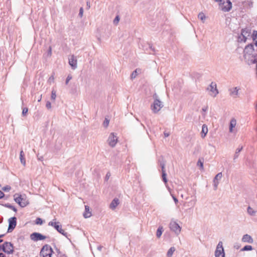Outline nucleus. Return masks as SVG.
Wrapping results in <instances>:
<instances>
[{"label":"nucleus","instance_id":"nucleus-39","mask_svg":"<svg viewBox=\"0 0 257 257\" xmlns=\"http://www.w3.org/2000/svg\"><path fill=\"white\" fill-rule=\"evenodd\" d=\"M35 223L36 224H39V225H41L43 224V220L41 218H37L36 219V221H35Z\"/></svg>","mask_w":257,"mask_h":257},{"label":"nucleus","instance_id":"nucleus-52","mask_svg":"<svg viewBox=\"0 0 257 257\" xmlns=\"http://www.w3.org/2000/svg\"><path fill=\"white\" fill-rule=\"evenodd\" d=\"M234 247L235 248H236V249H238L239 248V247H240V245L239 244H235L234 245Z\"/></svg>","mask_w":257,"mask_h":257},{"label":"nucleus","instance_id":"nucleus-46","mask_svg":"<svg viewBox=\"0 0 257 257\" xmlns=\"http://www.w3.org/2000/svg\"><path fill=\"white\" fill-rule=\"evenodd\" d=\"M46 106L48 109L51 108V103L50 101H47L46 104Z\"/></svg>","mask_w":257,"mask_h":257},{"label":"nucleus","instance_id":"nucleus-47","mask_svg":"<svg viewBox=\"0 0 257 257\" xmlns=\"http://www.w3.org/2000/svg\"><path fill=\"white\" fill-rule=\"evenodd\" d=\"M110 176V173L109 172H108L105 176V180H107Z\"/></svg>","mask_w":257,"mask_h":257},{"label":"nucleus","instance_id":"nucleus-36","mask_svg":"<svg viewBox=\"0 0 257 257\" xmlns=\"http://www.w3.org/2000/svg\"><path fill=\"white\" fill-rule=\"evenodd\" d=\"M197 165L200 167L201 169L203 168V162L200 159L197 162Z\"/></svg>","mask_w":257,"mask_h":257},{"label":"nucleus","instance_id":"nucleus-24","mask_svg":"<svg viewBox=\"0 0 257 257\" xmlns=\"http://www.w3.org/2000/svg\"><path fill=\"white\" fill-rule=\"evenodd\" d=\"M236 124V119L234 118L231 119L230 122L229 124V132L230 133L233 132V128L235 127V125Z\"/></svg>","mask_w":257,"mask_h":257},{"label":"nucleus","instance_id":"nucleus-11","mask_svg":"<svg viewBox=\"0 0 257 257\" xmlns=\"http://www.w3.org/2000/svg\"><path fill=\"white\" fill-rule=\"evenodd\" d=\"M47 237L38 232H34L30 235V238L34 241L42 240L46 239Z\"/></svg>","mask_w":257,"mask_h":257},{"label":"nucleus","instance_id":"nucleus-31","mask_svg":"<svg viewBox=\"0 0 257 257\" xmlns=\"http://www.w3.org/2000/svg\"><path fill=\"white\" fill-rule=\"evenodd\" d=\"M198 18L203 23H204V21L206 19V17L203 13L201 12L199 13L198 15Z\"/></svg>","mask_w":257,"mask_h":257},{"label":"nucleus","instance_id":"nucleus-59","mask_svg":"<svg viewBox=\"0 0 257 257\" xmlns=\"http://www.w3.org/2000/svg\"><path fill=\"white\" fill-rule=\"evenodd\" d=\"M206 108H202V110H203V111H206Z\"/></svg>","mask_w":257,"mask_h":257},{"label":"nucleus","instance_id":"nucleus-1","mask_svg":"<svg viewBox=\"0 0 257 257\" xmlns=\"http://www.w3.org/2000/svg\"><path fill=\"white\" fill-rule=\"evenodd\" d=\"M14 200L21 207H25L29 204V200L25 194H15Z\"/></svg>","mask_w":257,"mask_h":257},{"label":"nucleus","instance_id":"nucleus-27","mask_svg":"<svg viewBox=\"0 0 257 257\" xmlns=\"http://www.w3.org/2000/svg\"><path fill=\"white\" fill-rule=\"evenodd\" d=\"M247 212L250 216H254L256 213V211H254L251 207L248 206L247 208Z\"/></svg>","mask_w":257,"mask_h":257},{"label":"nucleus","instance_id":"nucleus-16","mask_svg":"<svg viewBox=\"0 0 257 257\" xmlns=\"http://www.w3.org/2000/svg\"><path fill=\"white\" fill-rule=\"evenodd\" d=\"M251 30L249 28L242 29V41L245 42L248 37H251Z\"/></svg>","mask_w":257,"mask_h":257},{"label":"nucleus","instance_id":"nucleus-48","mask_svg":"<svg viewBox=\"0 0 257 257\" xmlns=\"http://www.w3.org/2000/svg\"><path fill=\"white\" fill-rule=\"evenodd\" d=\"M172 197H173V199L174 200V201H175V203L177 204L178 202V199H177L176 197H175V196H174L173 195H171Z\"/></svg>","mask_w":257,"mask_h":257},{"label":"nucleus","instance_id":"nucleus-56","mask_svg":"<svg viewBox=\"0 0 257 257\" xmlns=\"http://www.w3.org/2000/svg\"><path fill=\"white\" fill-rule=\"evenodd\" d=\"M149 47H150V48L152 51H154V48H152V45H151L150 44H149Z\"/></svg>","mask_w":257,"mask_h":257},{"label":"nucleus","instance_id":"nucleus-21","mask_svg":"<svg viewBox=\"0 0 257 257\" xmlns=\"http://www.w3.org/2000/svg\"><path fill=\"white\" fill-rule=\"evenodd\" d=\"M208 133L207 126L204 124L202 126V131L201 132V137L204 138Z\"/></svg>","mask_w":257,"mask_h":257},{"label":"nucleus","instance_id":"nucleus-53","mask_svg":"<svg viewBox=\"0 0 257 257\" xmlns=\"http://www.w3.org/2000/svg\"><path fill=\"white\" fill-rule=\"evenodd\" d=\"M0 257H6V255L3 253H0Z\"/></svg>","mask_w":257,"mask_h":257},{"label":"nucleus","instance_id":"nucleus-7","mask_svg":"<svg viewBox=\"0 0 257 257\" xmlns=\"http://www.w3.org/2000/svg\"><path fill=\"white\" fill-rule=\"evenodd\" d=\"M169 227L171 230L174 232L177 235L179 234L181 230V227L175 221H171Z\"/></svg>","mask_w":257,"mask_h":257},{"label":"nucleus","instance_id":"nucleus-6","mask_svg":"<svg viewBox=\"0 0 257 257\" xmlns=\"http://www.w3.org/2000/svg\"><path fill=\"white\" fill-rule=\"evenodd\" d=\"M215 257H225V252L223 247V243L222 241H219L217 245L215 251Z\"/></svg>","mask_w":257,"mask_h":257},{"label":"nucleus","instance_id":"nucleus-3","mask_svg":"<svg viewBox=\"0 0 257 257\" xmlns=\"http://www.w3.org/2000/svg\"><path fill=\"white\" fill-rule=\"evenodd\" d=\"M219 2V8L223 12H228L232 8V4L229 0H215Z\"/></svg>","mask_w":257,"mask_h":257},{"label":"nucleus","instance_id":"nucleus-20","mask_svg":"<svg viewBox=\"0 0 257 257\" xmlns=\"http://www.w3.org/2000/svg\"><path fill=\"white\" fill-rule=\"evenodd\" d=\"M242 241L248 243H252L253 242V239L250 235L246 234L242 236Z\"/></svg>","mask_w":257,"mask_h":257},{"label":"nucleus","instance_id":"nucleus-40","mask_svg":"<svg viewBox=\"0 0 257 257\" xmlns=\"http://www.w3.org/2000/svg\"><path fill=\"white\" fill-rule=\"evenodd\" d=\"M28 111V108H27V107L23 108V111H22V115L25 116L27 114Z\"/></svg>","mask_w":257,"mask_h":257},{"label":"nucleus","instance_id":"nucleus-37","mask_svg":"<svg viewBox=\"0 0 257 257\" xmlns=\"http://www.w3.org/2000/svg\"><path fill=\"white\" fill-rule=\"evenodd\" d=\"M51 99L53 100H55L56 98V91L54 90L52 91V94H51Z\"/></svg>","mask_w":257,"mask_h":257},{"label":"nucleus","instance_id":"nucleus-49","mask_svg":"<svg viewBox=\"0 0 257 257\" xmlns=\"http://www.w3.org/2000/svg\"><path fill=\"white\" fill-rule=\"evenodd\" d=\"M5 196L4 193L0 190V199L3 198Z\"/></svg>","mask_w":257,"mask_h":257},{"label":"nucleus","instance_id":"nucleus-17","mask_svg":"<svg viewBox=\"0 0 257 257\" xmlns=\"http://www.w3.org/2000/svg\"><path fill=\"white\" fill-rule=\"evenodd\" d=\"M69 64L73 69H75L77 68V61L76 57L73 55H71L69 58Z\"/></svg>","mask_w":257,"mask_h":257},{"label":"nucleus","instance_id":"nucleus-58","mask_svg":"<svg viewBox=\"0 0 257 257\" xmlns=\"http://www.w3.org/2000/svg\"><path fill=\"white\" fill-rule=\"evenodd\" d=\"M42 98V95L40 96V98L38 99V101H40Z\"/></svg>","mask_w":257,"mask_h":257},{"label":"nucleus","instance_id":"nucleus-54","mask_svg":"<svg viewBox=\"0 0 257 257\" xmlns=\"http://www.w3.org/2000/svg\"><path fill=\"white\" fill-rule=\"evenodd\" d=\"M4 235H5L4 234H1V235H0V238H1V237H2L4 236ZM2 241H3V240H2V239H0V243H1V242H2Z\"/></svg>","mask_w":257,"mask_h":257},{"label":"nucleus","instance_id":"nucleus-43","mask_svg":"<svg viewBox=\"0 0 257 257\" xmlns=\"http://www.w3.org/2000/svg\"><path fill=\"white\" fill-rule=\"evenodd\" d=\"M72 79V76L71 75H68L67 78H66V82H65V83L66 84H68V83H69V81Z\"/></svg>","mask_w":257,"mask_h":257},{"label":"nucleus","instance_id":"nucleus-15","mask_svg":"<svg viewBox=\"0 0 257 257\" xmlns=\"http://www.w3.org/2000/svg\"><path fill=\"white\" fill-rule=\"evenodd\" d=\"M253 50V44H250L247 45L243 50L244 58L246 59L247 55H250L252 53Z\"/></svg>","mask_w":257,"mask_h":257},{"label":"nucleus","instance_id":"nucleus-60","mask_svg":"<svg viewBox=\"0 0 257 257\" xmlns=\"http://www.w3.org/2000/svg\"><path fill=\"white\" fill-rule=\"evenodd\" d=\"M2 250V245H0V250Z\"/></svg>","mask_w":257,"mask_h":257},{"label":"nucleus","instance_id":"nucleus-4","mask_svg":"<svg viewBox=\"0 0 257 257\" xmlns=\"http://www.w3.org/2000/svg\"><path fill=\"white\" fill-rule=\"evenodd\" d=\"M53 250L52 248L48 244H46L42 247L40 251L41 257H51Z\"/></svg>","mask_w":257,"mask_h":257},{"label":"nucleus","instance_id":"nucleus-8","mask_svg":"<svg viewBox=\"0 0 257 257\" xmlns=\"http://www.w3.org/2000/svg\"><path fill=\"white\" fill-rule=\"evenodd\" d=\"M2 250L7 254H12L14 252V246L13 244L10 242H5L2 245Z\"/></svg>","mask_w":257,"mask_h":257},{"label":"nucleus","instance_id":"nucleus-42","mask_svg":"<svg viewBox=\"0 0 257 257\" xmlns=\"http://www.w3.org/2000/svg\"><path fill=\"white\" fill-rule=\"evenodd\" d=\"M109 120L107 119V118H105L104 122H103V125L104 127H107V126L109 124Z\"/></svg>","mask_w":257,"mask_h":257},{"label":"nucleus","instance_id":"nucleus-18","mask_svg":"<svg viewBox=\"0 0 257 257\" xmlns=\"http://www.w3.org/2000/svg\"><path fill=\"white\" fill-rule=\"evenodd\" d=\"M222 177V174L221 172L218 173L213 179V186L214 189L216 190L218 187L219 181Z\"/></svg>","mask_w":257,"mask_h":257},{"label":"nucleus","instance_id":"nucleus-5","mask_svg":"<svg viewBox=\"0 0 257 257\" xmlns=\"http://www.w3.org/2000/svg\"><path fill=\"white\" fill-rule=\"evenodd\" d=\"M48 225L53 226L60 233L62 234L64 236L68 238L67 233L65 232L64 230L62 228V226L60 224L59 222H56L55 221H52L49 222Z\"/></svg>","mask_w":257,"mask_h":257},{"label":"nucleus","instance_id":"nucleus-12","mask_svg":"<svg viewBox=\"0 0 257 257\" xmlns=\"http://www.w3.org/2000/svg\"><path fill=\"white\" fill-rule=\"evenodd\" d=\"M160 165L162 168V179L164 182L165 183L166 187L167 188L169 192H170V188L168 187L167 184V174L165 170V164L164 163H161Z\"/></svg>","mask_w":257,"mask_h":257},{"label":"nucleus","instance_id":"nucleus-35","mask_svg":"<svg viewBox=\"0 0 257 257\" xmlns=\"http://www.w3.org/2000/svg\"><path fill=\"white\" fill-rule=\"evenodd\" d=\"M138 74V69H136V70L134 71L131 76V79H134L136 77L137 75Z\"/></svg>","mask_w":257,"mask_h":257},{"label":"nucleus","instance_id":"nucleus-10","mask_svg":"<svg viewBox=\"0 0 257 257\" xmlns=\"http://www.w3.org/2000/svg\"><path fill=\"white\" fill-rule=\"evenodd\" d=\"M107 142L111 147L115 146L117 142V137L114 133H110L108 138Z\"/></svg>","mask_w":257,"mask_h":257},{"label":"nucleus","instance_id":"nucleus-30","mask_svg":"<svg viewBox=\"0 0 257 257\" xmlns=\"http://www.w3.org/2000/svg\"><path fill=\"white\" fill-rule=\"evenodd\" d=\"M241 151V148H237L236 150V152L235 153V154L233 157V160L234 162H236V159L238 158V157L239 156V153Z\"/></svg>","mask_w":257,"mask_h":257},{"label":"nucleus","instance_id":"nucleus-45","mask_svg":"<svg viewBox=\"0 0 257 257\" xmlns=\"http://www.w3.org/2000/svg\"><path fill=\"white\" fill-rule=\"evenodd\" d=\"M47 54L48 56H51L52 55V48L51 46L49 47V49L47 52Z\"/></svg>","mask_w":257,"mask_h":257},{"label":"nucleus","instance_id":"nucleus-29","mask_svg":"<svg viewBox=\"0 0 257 257\" xmlns=\"http://www.w3.org/2000/svg\"><path fill=\"white\" fill-rule=\"evenodd\" d=\"M176 249L174 247H171L168 251L167 253V257H172L173 253L175 251Z\"/></svg>","mask_w":257,"mask_h":257},{"label":"nucleus","instance_id":"nucleus-28","mask_svg":"<svg viewBox=\"0 0 257 257\" xmlns=\"http://www.w3.org/2000/svg\"><path fill=\"white\" fill-rule=\"evenodd\" d=\"M163 227L162 226H159L157 230L156 236L158 238H160L162 234L163 231Z\"/></svg>","mask_w":257,"mask_h":257},{"label":"nucleus","instance_id":"nucleus-19","mask_svg":"<svg viewBox=\"0 0 257 257\" xmlns=\"http://www.w3.org/2000/svg\"><path fill=\"white\" fill-rule=\"evenodd\" d=\"M243 8L244 9L248 10L250 9L253 6V2L251 0H247L242 3Z\"/></svg>","mask_w":257,"mask_h":257},{"label":"nucleus","instance_id":"nucleus-32","mask_svg":"<svg viewBox=\"0 0 257 257\" xmlns=\"http://www.w3.org/2000/svg\"><path fill=\"white\" fill-rule=\"evenodd\" d=\"M253 248L250 245H246L242 248V251H249L252 250Z\"/></svg>","mask_w":257,"mask_h":257},{"label":"nucleus","instance_id":"nucleus-14","mask_svg":"<svg viewBox=\"0 0 257 257\" xmlns=\"http://www.w3.org/2000/svg\"><path fill=\"white\" fill-rule=\"evenodd\" d=\"M235 24L233 22H231L230 24V28L232 30V31L234 32V34H236V36L235 37L237 38V43H239V39L241 37V34H239V32L241 31L240 30L239 27H237V29H235L234 27Z\"/></svg>","mask_w":257,"mask_h":257},{"label":"nucleus","instance_id":"nucleus-38","mask_svg":"<svg viewBox=\"0 0 257 257\" xmlns=\"http://www.w3.org/2000/svg\"><path fill=\"white\" fill-rule=\"evenodd\" d=\"M11 187L10 186L7 185L3 187L2 190L6 192H9L11 190Z\"/></svg>","mask_w":257,"mask_h":257},{"label":"nucleus","instance_id":"nucleus-50","mask_svg":"<svg viewBox=\"0 0 257 257\" xmlns=\"http://www.w3.org/2000/svg\"><path fill=\"white\" fill-rule=\"evenodd\" d=\"M90 8V4L89 2H87L86 3V8L87 9H89Z\"/></svg>","mask_w":257,"mask_h":257},{"label":"nucleus","instance_id":"nucleus-57","mask_svg":"<svg viewBox=\"0 0 257 257\" xmlns=\"http://www.w3.org/2000/svg\"><path fill=\"white\" fill-rule=\"evenodd\" d=\"M236 51L237 53H239V47H238L236 49Z\"/></svg>","mask_w":257,"mask_h":257},{"label":"nucleus","instance_id":"nucleus-51","mask_svg":"<svg viewBox=\"0 0 257 257\" xmlns=\"http://www.w3.org/2000/svg\"><path fill=\"white\" fill-rule=\"evenodd\" d=\"M164 135L165 137H168V136H169L170 134H169V133L165 132L164 133Z\"/></svg>","mask_w":257,"mask_h":257},{"label":"nucleus","instance_id":"nucleus-25","mask_svg":"<svg viewBox=\"0 0 257 257\" xmlns=\"http://www.w3.org/2000/svg\"><path fill=\"white\" fill-rule=\"evenodd\" d=\"M20 159L21 163L25 166L26 165V161L25 159V155L23 150L20 152Z\"/></svg>","mask_w":257,"mask_h":257},{"label":"nucleus","instance_id":"nucleus-26","mask_svg":"<svg viewBox=\"0 0 257 257\" xmlns=\"http://www.w3.org/2000/svg\"><path fill=\"white\" fill-rule=\"evenodd\" d=\"M229 91L230 94L233 97H235L238 94V89H237V87H234L230 89Z\"/></svg>","mask_w":257,"mask_h":257},{"label":"nucleus","instance_id":"nucleus-9","mask_svg":"<svg viewBox=\"0 0 257 257\" xmlns=\"http://www.w3.org/2000/svg\"><path fill=\"white\" fill-rule=\"evenodd\" d=\"M207 90L210 92V95L213 97H215L218 94L216 84L214 82L211 83L207 87Z\"/></svg>","mask_w":257,"mask_h":257},{"label":"nucleus","instance_id":"nucleus-44","mask_svg":"<svg viewBox=\"0 0 257 257\" xmlns=\"http://www.w3.org/2000/svg\"><path fill=\"white\" fill-rule=\"evenodd\" d=\"M83 8H80V10H79V16L80 17H82L83 16Z\"/></svg>","mask_w":257,"mask_h":257},{"label":"nucleus","instance_id":"nucleus-23","mask_svg":"<svg viewBox=\"0 0 257 257\" xmlns=\"http://www.w3.org/2000/svg\"><path fill=\"white\" fill-rule=\"evenodd\" d=\"M91 216V213L89 211V207L85 205V212L83 213V216L85 218H89Z\"/></svg>","mask_w":257,"mask_h":257},{"label":"nucleus","instance_id":"nucleus-22","mask_svg":"<svg viewBox=\"0 0 257 257\" xmlns=\"http://www.w3.org/2000/svg\"><path fill=\"white\" fill-rule=\"evenodd\" d=\"M119 204V200L117 198H114L110 204V208L111 209H114Z\"/></svg>","mask_w":257,"mask_h":257},{"label":"nucleus","instance_id":"nucleus-2","mask_svg":"<svg viewBox=\"0 0 257 257\" xmlns=\"http://www.w3.org/2000/svg\"><path fill=\"white\" fill-rule=\"evenodd\" d=\"M155 99L153 104L151 105V109L154 113H157L163 107V102L158 98L156 94L153 96Z\"/></svg>","mask_w":257,"mask_h":257},{"label":"nucleus","instance_id":"nucleus-13","mask_svg":"<svg viewBox=\"0 0 257 257\" xmlns=\"http://www.w3.org/2000/svg\"><path fill=\"white\" fill-rule=\"evenodd\" d=\"M17 225V218L16 217H13L9 219V228L8 232H11Z\"/></svg>","mask_w":257,"mask_h":257},{"label":"nucleus","instance_id":"nucleus-34","mask_svg":"<svg viewBox=\"0 0 257 257\" xmlns=\"http://www.w3.org/2000/svg\"><path fill=\"white\" fill-rule=\"evenodd\" d=\"M5 206L11 209H12L15 212H17V209H16V208L15 207H14V206H13L10 204H5Z\"/></svg>","mask_w":257,"mask_h":257},{"label":"nucleus","instance_id":"nucleus-55","mask_svg":"<svg viewBox=\"0 0 257 257\" xmlns=\"http://www.w3.org/2000/svg\"><path fill=\"white\" fill-rule=\"evenodd\" d=\"M102 248V246H99L97 247V249L100 251L101 250Z\"/></svg>","mask_w":257,"mask_h":257},{"label":"nucleus","instance_id":"nucleus-33","mask_svg":"<svg viewBox=\"0 0 257 257\" xmlns=\"http://www.w3.org/2000/svg\"><path fill=\"white\" fill-rule=\"evenodd\" d=\"M251 37H252L253 40L255 41V46H257V31H253Z\"/></svg>","mask_w":257,"mask_h":257},{"label":"nucleus","instance_id":"nucleus-41","mask_svg":"<svg viewBox=\"0 0 257 257\" xmlns=\"http://www.w3.org/2000/svg\"><path fill=\"white\" fill-rule=\"evenodd\" d=\"M119 21V17L118 16H117L115 17V19L113 20V23L115 25H116L118 24V22Z\"/></svg>","mask_w":257,"mask_h":257}]
</instances>
